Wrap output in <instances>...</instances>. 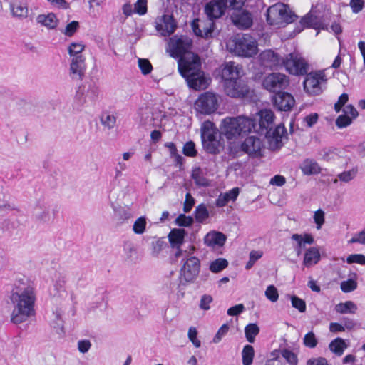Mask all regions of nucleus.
<instances>
[{
	"label": "nucleus",
	"instance_id": "f257e3e1",
	"mask_svg": "<svg viewBox=\"0 0 365 365\" xmlns=\"http://www.w3.org/2000/svg\"><path fill=\"white\" fill-rule=\"evenodd\" d=\"M257 115V119L245 115L226 117L220 125V135L231 141L253 132L264 135L272 148L274 140V113L270 110L262 109Z\"/></svg>",
	"mask_w": 365,
	"mask_h": 365
},
{
	"label": "nucleus",
	"instance_id": "f03ea898",
	"mask_svg": "<svg viewBox=\"0 0 365 365\" xmlns=\"http://www.w3.org/2000/svg\"><path fill=\"white\" fill-rule=\"evenodd\" d=\"M191 41L186 37L174 36L170 39L171 56L179 58L178 71L185 79L189 88L195 91L206 88L210 78L202 70V63L197 54L188 51Z\"/></svg>",
	"mask_w": 365,
	"mask_h": 365
},
{
	"label": "nucleus",
	"instance_id": "7ed1b4c3",
	"mask_svg": "<svg viewBox=\"0 0 365 365\" xmlns=\"http://www.w3.org/2000/svg\"><path fill=\"white\" fill-rule=\"evenodd\" d=\"M9 299L13 304V310L10 316L11 323L20 324L36 314L34 288L26 278H21L14 282L10 291Z\"/></svg>",
	"mask_w": 365,
	"mask_h": 365
},
{
	"label": "nucleus",
	"instance_id": "20e7f679",
	"mask_svg": "<svg viewBox=\"0 0 365 365\" xmlns=\"http://www.w3.org/2000/svg\"><path fill=\"white\" fill-rule=\"evenodd\" d=\"M284 68L292 75L305 76L309 71V64L302 57L290 53L284 56L275 53V70Z\"/></svg>",
	"mask_w": 365,
	"mask_h": 365
},
{
	"label": "nucleus",
	"instance_id": "39448f33",
	"mask_svg": "<svg viewBox=\"0 0 365 365\" xmlns=\"http://www.w3.org/2000/svg\"><path fill=\"white\" fill-rule=\"evenodd\" d=\"M246 0H212L205 6V12L208 17V21H213L221 17L227 7L232 9L241 8Z\"/></svg>",
	"mask_w": 365,
	"mask_h": 365
},
{
	"label": "nucleus",
	"instance_id": "423d86ee",
	"mask_svg": "<svg viewBox=\"0 0 365 365\" xmlns=\"http://www.w3.org/2000/svg\"><path fill=\"white\" fill-rule=\"evenodd\" d=\"M233 51L239 56L252 57L257 53V43L249 34L235 37Z\"/></svg>",
	"mask_w": 365,
	"mask_h": 365
},
{
	"label": "nucleus",
	"instance_id": "0eeeda50",
	"mask_svg": "<svg viewBox=\"0 0 365 365\" xmlns=\"http://www.w3.org/2000/svg\"><path fill=\"white\" fill-rule=\"evenodd\" d=\"M327 81L324 71L307 73L303 82L304 89L309 95H320L324 91L323 84L325 85Z\"/></svg>",
	"mask_w": 365,
	"mask_h": 365
},
{
	"label": "nucleus",
	"instance_id": "6e6552de",
	"mask_svg": "<svg viewBox=\"0 0 365 365\" xmlns=\"http://www.w3.org/2000/svg\"><path fill=\"white\" fill-rule=\"evenodd\" d=\"M98 93V86L92 81L80 86L76 94V101L79 108L85 105L93 104L97 100Z\"/></svg>",
	"mask_w": 365,
	"mask_h": 365
},
{
	"label": "nucleus",
	"instance_id": "1a4fd4ad",
	"mask_svg": "<svg viewBox=\"0 0 365 365\" xmlns=\"http://www.w3.org/2000/svg\"><path fill=\"white\" fill-rule=\"evenodd\" d=\"M219 107L217 96L212 92H205L199 96L195 102L197 113L202 115H210Z\"/></svg>",
	"mask_w": 365,
	"mask_h": 365
},
{
	"label": "nucleus",
	"instance_id": "9d476101",
	"mask_svg": "<svg viewBox=\"0 0 365 365\" xmlns=\"http://www.w3.org/2000/svg\"><path fill=\"white\" fill-rule=\"evenodd\" d=\"M264 149L262 140L257 136H247L239 146V151L247 154L250 158H259L263 156Z\"/></svg>",
	"mask_w": 365,
	"mask_h": 365
},
{
	"label": "nucleus",
	"instance_id": "9b49d317",
	"mask_svg": "<svg viewBox=\"0 0 365 365\" xmlns=\"http://www.w3.org/2000/svg\"><path fill=\"white\" fill-rule=\"evenodd\" d=\"M275 26L277 28L286 27L288 24L294 23L298 16L293 11L289 5L280 1L275 2Z\"/></svg>",
	"mask_w": 365,
	"mask_h": 365
},
{
	"label": "nucleus",
	"instance_id": "f8f14e48",
	"mask_svg": "<svg viewBox=\"0 0 365 365\" xmlns=\"http://www.w3.org/2000/svg\"><path fill=\"white\" fill-rule=\"evenodd\" d=\"M224 89L228 96L235 98L247 97L250 92L248 85L243 79H235L225 83Z\"/></svg>",
	"mask_w": 365,
	"mask_h": 365
},
{
	"label": "nucleus",
	"instance_id": "ddd939ff",
	"mask_svg": "<svg viewBox=\"0 0 365 365\" xmlns=\"http://www.w3.org/2000/svg\"><path fill=\"white\" fill-rule=\"evenodd\" d=\"M50 210L49 202L44 197L39 198L33 210V216L35 220L42 224L50 222L54 218V212L52 216Z\"/></svg>",
	"mask_w": 365,
	"mask_h": 365
},
{
	"label": "nucleus",
	"instance_id": "4468645a",
	"mask_svg": "<svg viewBox=\"0 0 365 365\" xmlns=\"http://www.w3.org/2000/svg\"><path fill=\"white\" fill-rule=\"evenodd\" d=\"M200 269V259L196 257H190L185 260L180 269V279L182 278L186 282H192L198 276Z\"/></svg>",
	"mask_w": 365,
	"mask_h": 365
},
{
	"label": "nucleus",
	"instance_id": "2eb2a0df",
	"mask_svg": "<svg viewBox=\"0 0 365 365\" xmlns=\"http://www.w3.org/2000/svg\"><path fill=\"white\" fill-rule=\"evenodd\" d=\"M305 28H312L314 29L329 30L328 26L319 21L316 16L310 12L304 16L299 21V24L297 25L292 34L289 35V38H293L295 35L302 32Z\"/></svg>",
	"mask_w": 365,
	"mask_h": 365
},
{
	"label": "nucleus",
	"instance_id": "dca6fc26",
	"mask_svg": "<svg viewBox=\"0 0 365 365\" xmlns=\"http://www.w3.org/2000/svg\"><path fill=\"white\" fill-rule=\"evenodd\" d=\"M155 29L163 36H169L173 34L176 28L177 24L172 15L163 14L156 18L155 21Z\"/></svg>",
	"mask_w": 365,
	"mask_h": 365
},
{
	"label": "nucleus",
	"instance_id": "f3484780",
	"mask_svg": "<svg viewBox=\"0 0 365 365\" xmlns=\"http://www.w3.org/2000/svg\"><path fill=\"white\" fill-rule=\"evenodd\" d=\"M215 27L214 21H201L198 18L194 19L191 22V28L195 35L205 38L212 36Z\"/></svg>",
	"mask_w": 365,
	"mask_h": 365
},
{
	"label": "nucleus",
	"instance_id": "a211bd4d",
	"mask_svg": "<svg viewBox=\"0 0 365 365\" xmlns=\"http://www.w3.org/2000/svg\"><path fill=\"white\" fill-rule=\"evenodd\" d=\"M243 70L242 66L236 64L233 61L226 62L222 68L221 76L224 81V84L228 81H235V79H242Z\"/></svg>",
	"mask_w": 365,
	"mask_h": 365
},
{
	"label": "nucleus",
	"instance_id": "6ab92c4d",
	"mask_svg": "<svg viewBox=\"0 0 365 365\" xmlns=\"http://www.w3.org/2000/svg\"><path fill=\"white\" fill-rule=\"evenodd\" d=\"M239 9H233L231 14V19L233 24L240 29H245L250 27L252 24V16L251 13L246 10Z\"/></svg>",
	"mask_w": 365,
	"mask_h": 365
},
{
	"label": "nucleus",
	"instance_id": "aec40b11",
	"mask_svg": "<svg viewBox=\"0 0 365 365\" xmlns=\"http://www.w3.org/2000/svg\"><path fill=\"white\" fill-rule=\"evenodd\" d=\"M295 104L293 96L282 91H275V108L279 111H290Z\"/></svg>",
	"mask_w": 365,
	"mask_h": 365
},
{
	"label": "nucleus",
	"instance_id": "412c9836",
	"mask_svg": "<svg viewBox=\"0 0 365 365\" xmlns=\"http://www.w3.org/2000/svg\"><path fill=\"white\" fill-rule=\"evenodd\" d=\"M186 235V232L184 229L174 228L171 230L168 234L169 242L173 248H176L178 251L175 253V257H178L182 254V250L180 246L184 242V238Z\"/></svg>",
	"mask_w": 365,
	"mask_h": 365
},
{
	"label": "nucleus",
	"instance_id": "4be33fe9",
	"mask_svg": "<svg viewBox=\"0 0 365 365\" xmlns=\"http://www.w3.org/2000/svg\"><path fill=\"white\" fill-rule=\"evenodd\" d=\"M201 133V140L202 142L206 141H212L217 139V137L222 136L220 133V130H218L215 125L210 121H205L200 128Z\"/></svg>",
	"mask_w": 365,
	"mask_h": 365
},
{
	"label": "nucleus",
	"instance_id": "5701e85b",
	"mask_svg": "<svg viewBox=\"0 0 365 365\" xmlns=\"http://www.w3.org/2000/svg\"><path fill=\"white\" fill-rule=\"evenodd\" d=\"M226 240L227 237L222 232L212 231L205 235L204 242L206 245L212 247H222Z\"/></svg>",
	"mask_w": 365,
	"mask_h": 365
},
{
	"label": "nucleus",
	"instance_id": "b1692460",
	"mask_svg": "<svg viewBox=\"0 0 365 365\" xmlns=\"http://www.w3.org/2000/svg\"><path fill=\"white\" fill-rule=\"evenodd\" d=\"M10 10L15 17L23 19L28 16L27 4L21 0H14L10 3Z\"/></svg>",
	"mask_w": 365,
	"mask_h": 365
},
{
	"label": "nucleus",
	"instance_id": "393cba45",
	"mask_svg": "<svg viewBox=\"0 0 365 365\" xmlns=\"http://www.w3.org/2000/svg\"><path fill=\"white\" fill-rule=\"evenodd\" d=\"M85 68L86 65L84 58L82 55H77L76 56L73 57L70 66V70L73 75L76 76L79 79H81L84 75Z\"/></svg>",
	"mask_w": 365,
	"mask_h": 365
},
{
	"label": "nucleus",
	"instance_id": "a878e982",
	"mask_svg": "<svg viewBox=\"0 0 365 365\" xmlns=\"http://www.w3.org/2000/svg\"><path fill=\"white\" fill-rule=\"evenodd\" d=\"M240 189L234 187L229 192L221 193L216 200L215 205L218 207H222L230 201H235L239 195Z\"/></svg>",
	"mask_w": 365,
	"mask_h": 365
},
{
	"label": "nucleus",
	"instance_id": "bb28decb",
	"mask_svg": "<svg viewBox=\"0 0 365 365\" xmlns=\"http://www.w3.org/2000/svg\"><path fill=\"white\" fill-rule=\"evenodd\" d=\"M288 140V134L283 123L275 126V152L278 151Z\"/></svg>",
	"mask_w": 365,
	"mask_h": 365
},
{
	"label": "nucleus",
	"instance_id": "cd10ccee",
	"mask_svg": "<svg viewBox=\"0 0 365 365\" xmlns=\"http://www.w3.org/2000/svg\"><path fill=\"white\" fill-rule=\"evenodd\" d=\"M36 21L49 29H53L56 28L58 19L53 13H49L47 15L39 14L36 17Z\"/></svg>",
	"mask_w": 365,
	"mask_h": 365
},
{
	"label": "nucleus",
	"instance_id": "c85d7f7f",
	"mask_svg": "<svg viewBox=\"0 0 365 365\" xmlns=\"http://www.w3.org/2000/svg\"><path fill=\"white\" fill-rule=\"evenodd\" d=\"M191 177L198 187H207L210 185V180L205 178V173L200 167L192 169Z\"/></svg>",
	"mask_w": 365,
	"mask_h": 365
},
{
	"label": "nucleus",
	"instance_id": "c756f323",
	"mask_svg": "<svg viewBox=\"0 0 365 365\" xmlns=\"http://www.w3.org/2000/svg\"><path fill=\"white\" fill-rule=\"evenodd\" d=\"M320 260V253L317 247H311L308 249L305 254L303 260L304 266L309 267L318 263Z\"/></svg>",
	"mask_w": 365,
	"mask_h": 365
},
{
	"label": "nucleus",
	"instance_id": "7c9ffc66",
	"mask_svg": "<svg viewBox=\"0 0 365 365\" xmlns=\"http://www.w3.org/2000/svg\"><path fill=\"white\" fill-rule=\"evenodd\" d=\"M114 219L118 225L124 223L126 220L130 219L133 215L128 207H113Z\"/></svg>",
	"mask_w": 365,
	"mask_h": 365
},
{
	"label": "nucleus",
	"instance_id": "2f4dec72",
	"mask_svg": "<svg viewBox=\"0 0 365 365\" xmlns=\"http://www.w3.org/2000/svg\"><path fill=\"white\" fill-rule=\"evenodd\" d=\"M300 168L302 173L307 175L318 174L321 172V168L318 163L311 159L304 160Z\"/></svg>",
	"mask_w": 365,
	"mask_h": 365
},
{
	"label": "nucleus",
	"instance_id": "473e14b6",
	"mask_svg": "<svg viewBox=\"0 0 365 365\" xmlns=\"http://www.w3.org/2000/svg\"><path fill=\"white\" fill-rule=\"evenodd\" d=\"M203 149L209 154L217 155L220 153L221 148L223 145L221 144L219 139L212 141L202 142Z\"/></svg>",
	"mask_w": 365,
	"mask_h": 365
},
{
	"label": "nucleus",
	"instance_id": "72a5a7b5",
	"mask_svg": "<svg viewBox=\"0 0 365 365\" xmlns=\"http://www.w3.org/2000/svg\"><path fill=\"white\" fill-rule=\"evenodd\" d=\"M346 347L347 345L346 344L344 340L339 337L332 340L329 344V349L339 356L343 354Z\"/></svg>",
	"mask_w": 365,
	"mask_h": 365
},
{
	"label": "nucleus",
	"instance_id": "f704fd0d",
	"mask_svg": "<svg viewBox=\"0 0 365 365\" xmlns=\"http://www.w3.org/2000/svg\"><path fill=\"white\" fill-rule=\"evenodd\" d=\"M260 64L271 70L274 67V51L272 49L265 50L259 56Z\"/></svg>",
	"mask_w": 365,
	"mask_h": 365
},
{
	"label": "nucleus",
	"instance_id": "c9c22d12",
	"mask_svg": "<svg viewBox=\"0 0 365 365\" xmlns=\"http://www.w3.org/2000/svg\"><path fill=\"white\" fill-rule=\"evenodd\" d=\"M356 309L357 307L352 301H346L344 303L341 302L335 307L336 312L341 314H354Z\"/></svg>",
	"mask_w": 365,
	"mask_h": 365
},
{
	"label": "nucleus",
	"instance_id": "e433bc0d",
	"mask_svg": "<svg viewBox=\"0 0 365 365\" xmlns=\"http://www.w3.org/2000/svg\"><path fill=\"white\" fill-rule=\"evenodd\" d=\"M259 332V328L256 324L250 323L245 327V337L250 343H253L255 341V337Z\"/></svg>",
	"mask_w": 365,
	"mask_h": 365
},
{
	"label": "nucleus",
	"instance_id": "4c0bfd02",
	"mask_svg": "<svg viewBox=\"0 0 365 365\" xmlns=\"http://www.w3.org/2000/svg\"><path fill=\"white\" fill-rule=\"evenodd\" d=\"M255 351L252 346L247 344L244 346L242 351L243 365H251L253 361Z\"/></svg>",
	"mask_w": 365,
	"mask_h": 365
},
{
	"label": "nucleus",
	"instance_id": "58836bf2",
	"mask_svg": "<svg viewBox=\"0 0 365 365\" xmlns=\"http://www.w3.org/2000/svg\"><path fill=\"white\" fill-rule=\"evenodd\" d=\"M209 217V212L204 204H200L195 210V220L199 223H203Z\"/></svg>",
	"mask_w": 365,
	"mask_h": 365
},
{
	"label": "nucleus",
	"instance_id": "ea45409f",
	"mask_svg": "<svg viewBox=\"0 0 365 365\" xmlns=\"http://www.w3.org/2000/svg\"><path fill=\"white\" fill-rule=\"evenodd\" d=\"M289 85V78L283 73L275 72V90L279 88L280 90L286 89Z\"/></svg>",
	"mask_w": 365,
	"mask_h": 365
},
{
	"label": "nucleus",
	"instance_id": "a19ab883",
	"mask_svg": "<svg viewBox=\"0 0 365 365\" xmlns=\"http://www.w3.org/2000/svg\"><path fill=\"white\" fill-rule=\"evenodd\" d=\"M228 266V262L224 258H218L210 264V270L213 273H218Z\"/></svg>",
	"mask_w": 365,
	"mask_h": 365
},
{
	"label": "nucleus",
	"instance_id": "79ce46f5",
	"mask_svg": "<svg viewBox=\"0 0 365 365\" xmlns=\"http://www.w3.org/2000/svg\"><path fill=\"white\" fill-rule=\"evenodd\" d=\"M263 88L270 92V100L274 103V73H269L263 80Z\"/></svg>",
	"mask_w": 365,
	"mask_h": 365
},
{
	"label": "nucleus",
	"instance_id": "37998d69",
	"mask_svg": "<svg viewBox=\"0 0 365 365\" xmlns=\"http://www.w3.org/2000/svg\"><path fill=\"white\" fill-rule=\"evenodd\" d=\"M100 120L103 125L108 129H112L115 125L116 118L113 114L103 112L101 115Z\"/></svg>",
	"mask_w": 365,
	"mask_h": 365
},
{
	"label": "nucleus",
	"instance_id": "c03bdc74",
	"mask_svg": "<svg viewBox=\"0 0 365 365\" xmlns=\"http://www.w3.org/2000/svg\"><path fill=\"white\" fill-rule=\"evenodd\" d=\"M146 218L144 216L138 217L133 225V230L135 234H143L146 227Z\"/></svg>",
	"mask_w": 365,
	"mask_h": 365
},
{
	"label": "nucleus",
	"instance_id": "a18cd8bd",
	"mask_svg": "<svg viewBox=\"0 0 365 365\" xmlns=\"http://www.w3.org/2000/svg\"><path fill=\"white\" fill-rule=\"evenodd\" d=\"M182 153L185 156L194 158L197 155V150L193 141L190 140L185 143L182 148Z\"/></svg>",
	"mask_w": 365,
	"mask_h": 365
},
{
	"label": "nucleus",
	"instance_id": "49530a36",
	"mask_svg": "<svg viewBox=\"0 0 365 365\" xmlns=\"http://www.w3.org/2000/svg\"><path fill=\"white\" fill-rule=\"evenodd\" d=\"M358 173L357 168H353L351 170L348 171H344L339 173L337 177L338 178L344 182H349L355 178Z\"/></svg>",
	"mask_w": 365,
	"mask_h": 365
},
{
	"label": "nucleus",
	"instance_id": "de8ad7c7",
	"mask_svg": "<svg viewBox=\"0 0 365 365\" xmlns=\"http://www.w3.org/2000/svg\"><path fill=\"white\" fill-rule=\"evenodd\" d=\"M282 356L289 363L290 365H297L298 359L297 354L293 351L284 349L281 351Z\"/></svg>",
	"mask_w": 365,
	"mask_h": 365
},
{
	"label": "nucleus",
	"instance_id": "09e8293b",
	"mask_svg": "<svg viewBox=\"0 0 365 365\" xmlns=\"http://www.w3.org/2000/svg\"><path fill=\"white\" fill-rule=\"evenodd\" d=\"M357 282L356 280L349 279L348 280L343 281L341 282L340 287L343 292L349 293L357 288Z\"/></svg>",
	"mask_w": 365,
	"mask_h": 365
},
{
	"label": "nucleus",
	"instance_id": "8fccbe9b",
	"mask_svg": "<svg viewBox=\"0 0 365 365\" xmlns=\"http://www.w3.org/2000/svg\"><path fill=\"white\" fill-rule=\"evenodd\" d=\"M353 119L344 113V114L338 116V118L336 119L335 123L339 128H344L350 125Z\"/></svg>",
	"mask_w": 365,
	"mask_h": 365
},
{
	"label": "nucleus",
	"instance_id": "3c124183",
	"mask_svg": "<svg viewBox=\"0 0 365 365\" xmlns=\"http://www.w3.org/2000/svg\"><path fill=\"white\" fill-rule=\"evenodd\" d=\"M303 342L305 346L309 348H314L317 346L318 341L315 336V334L312 331L308 332L305 334Z\"/></svg>",
	"mask_w": 365,
	"mask_h": 365
},
{
	"label": "nucleus",
	"instance_id": "603ef678",
	"mask_svg": "<svg viewBox=\"0 0 365 365\" xmlns=\"http://www.w3.org/2000/svg\"><path fill=\"white\" fill-rule=\"evenodd\" d=\"M147 4V0H138L134 4V12L140 16L145 15L148 11Z\"/></svg>",
	"mask_w": 365,
	"mask_h": 365
},
{
	"label": "nucleus",
	"instance_id": "864d4df0",
	"mask_svg": "<svg viewBox=\"0 0 365 365\" xmlns=\"http://www.w3.org/2000/svg\"><path fill=\"white\" fill-rule=\"evenodd\" d=\"M194 220L191 216L180 214L175 220L176 224L180 227H188L192 225Z\"/></svg>",
	"mask_w": 365,
	"mask_h": 365
},
{
	"label": "nucleus",
	"instance_id": "5fc2aeb1",
	"mask_svg": "<svg viewBox=\"0 0 365 365\" xmlns=\"http://www.w3.org/2000/svg\"><path fill=\"white\" fill-rule=\"evenodd\" d=\"M138 67L143 75L149 74L153 69L150 62L146 58L138 59Z\"/></svg>",
	"mask_w": 365,
	"mask_h": 365
},
{
	"label": "nucleus",
	"instance_id": "6e6d98bb",
	"mask_svg": "<svg viewBox=\"0 0 365 365\" xmlns=\"http://www.w3.org/2000/svg\"><path fill=\"white\" fill-rule=\"evenodd\" d=\"M213 302V298L210 294H203L200 300L199 307L200 309L207 311L210 309V304Z\"/></svg>",
	"mask_w": 365,
	"mask_h": 365
},
{
	"label": "nucleus",
	"instance_id": "4d7b16f0",
	"mask_svg": "<svg viewBox=\"0 0 365 365\" xmlns=\"http://www.w3.org/2000/svg\"><path fill=\"white\" fill-rule=\"evenodd\" d=\"M335 150L334 148H324L319 152V155L322 160L329 161L334 158Z\"/></svg>",
	"mask_w": 365,
	"mask_h": 365
},
{
	"label": "nucleus",
	"instance_id": "13d9d810",
	"mask_svg": "<svg viewBox=\"0 0 365 365\" xmlns=\"http://www.w3.org/2000/svg\"><path fill=\"white\" fill-rule=\"evenodd\" d=\"M123 252L128 258H131L136 253L134 243L131 241H125L123 243Z\"/></svg>",
	"mask_w": 365,
	"mask_h": 365
},
{
	"label": "nucleus",
	"instance_id": "bf43d9fd",
	"mask_svg": "<svg viewBox=\"0 0 365 365\" xmlns=\"http://www.w3.org/2000/svg\"><path fill=\"white\" fill-rule=\"evenodd\" d=\"M346 262L348 264L356 263L365 265V256L361 254H353L347 257Z\"/></svg>",
	"mask_w": 365,
	"mask_h": 365
},
{
	"label": "nucleus",
	"instance_id": "052dcab7",
	"mask_svg": "<svg viewBox=\"0 0 365 365\" xmlns=\"http://www.w3.org/2000/svg\"><path fill=\"white\" fill-rule=\"evenodd\" d=\"M66 284V277L62 274H59L56 278L54 284V289L56 291V293L54 294V296L56 295L57 293H61V292H65L64 286Z\"/></svg>",
	"mask_w": 365,
	"mask_h": 365
},
{
	"label": "nucleus",
	"instance_id": "680f3d73",
	"mask_svg": "<svg viewBox=\"0 0 365 365\" xmlns=\"http://www.w3.org/2000/svg\"><path fill=\"white\" fill-rule=\"evenodd\" d=\"M188 338L196 348L201 346L200 341L197 339V331L196 328L191 327L188 330Z\"/></svg>",
	"mask_w": 365,
	"mask_h": 365
},
{
	"label": "nucleus",
	"instance_id": "e2e57ef3",
	"mask_svg": "<svg viewBox=\"0 0 365 365\" xmlns=\"http://www.w3.org/2000/svg\"><path fill=\"white\" fill-rule=\"evenodd\" d=\"M292 307L298 309L300 312L306 311L305 302L297 296H293L291 298Z\"/></svg>",
	"mask_w": 365,
	"mask_h": 365
},
{
	"label": "nucleus",
	"instance_id": "0e129e2a",
	"mask_svg": "<svg viewBox=\"0 0 365 365\" xmlns=\"http://www.w3.org/2000/svg\"><path fill=\"white\" fill-rule=\"evenodd\" d=\"M79 28V23L77 21H73L66 26L63 34L67 36H72Z\"/></svg>",
	"mask_w": 365,
	"mask_h": 365
},
{
	"label": "nucleus",
	"instance_id": "69168bd1",
	"mask_svg": "<svg viewBox=\"0 0 365 365\" xmlns=\"http://www.w3.org/2000/svg\"><path fill=\"white\" fill-rule=\"evenodd\" d=\"M84 46L78 43H72L68 47V53L71 56H76L77 55H81V53L83 51Z\"/></svg>",
	"mask_w": 365,
	"mask_h": 365
},
{
	"label": "nucleus",
	"instance_id": "338daca9",
	"mask_svg": "<svg viewBox=\"0 0 365 365\" xmlns=\"http://www.w3.org/2000/svg\"><path fill=\"white\" fill-rule=\"evenodd\" d=\"M229 326L227 324H222L217 331L215 336L213 338V342L217 344L219 343L222 338L228 332Z\"/></svg>",
	"mask_w": 365,
	"mask_h": 365
},
{
	"label": "nucleus",
	"instance_id": "774afa93",
	"mask_svg": "<svg viewBox=\"0 0 365 365\" xmlns=\"http://www.w3.org/2000/svg\"><path fill=\"white\" fill-rule=\"evenodd\" d=\"M314 221L317 225V229H321L324 223V212L322 210L319 209L314 212Z\"/></svg>",
	"mask_w": 365,
	"mask_h": 365
}]
</instances>
